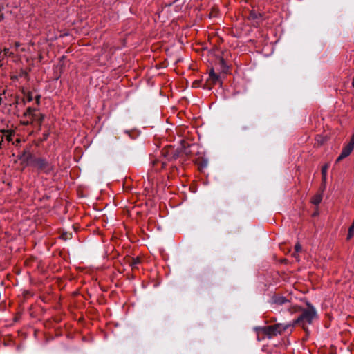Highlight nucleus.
Instances as JSON below:
<instances>
[{
	"label": "nucleus",
	"mask_w": 354,
	"mask_h": 354,
	"mask_svg": "<svg viewBox=\"0 0 354 354\" xmlns=\"http://www.w3.org/2000/svg\"><path fill=\"white\" fill-rule=\"evenodd\" d=\"M21 158L26 162V165L37 168L39 171L48 174L53 171L52 165L44 158H37L30 153L27 154L24 153Z\"/></svg>",
	"instance_id": "1"
},
{
	"label": "nucleus",
	"mask_w": 354,
	"mask_h": 354,
	"mask_svg": "<svg viewBox=\"0 0 354 354\" xmlns=\"http://www.w3.org/2000/svg\"><path fill=\"white\" fill-rule=\"evenodd\" d=\"M317 317V313L314 307L308 305V308L302 311L301 315L295 319L294 324L301 326L304 330H307V325L313 323L314 319Z\"/></svg>",
	"instance_id": "2"
},
{
	"label": "nucleus",
	"mask_w": 354,
	"mask_h": 354,
	"mask_svg": "<svg viewBox=\"0 0 354 354\" xmlns=\"http://www.w3.org/2000/svg\"><path fill=\"white\" fill-rule=\"evenodd\" d=\"M271 304L272 308L275 310H278L279 307L284 306L287 308L288 311H289L290 314L298 313L301 310L299 306L292 305L288 299L279 295H275L272 297Z\"/></svg>",
	"instance_id": "3"
},
{
	"label": "nucleus",
	"mask_w": 354,
	"mask_h": 354,
	"mask_svg": "<svg viewBox=\"0 0 354 354\" xmlns=\"http://www.w3.org/2000/svg\"><path fill=\"white\" fill-rule=\"evenodd\" d=\"M254 330L257 333V337L259 341L264 339L266 337L271 339L278 335L274 325L256 327Z\"/></svg>",
	"instance_id": "4"
},
{
	"label": "nucleus",
	"mask_w": 354,
	"mask_h": 354,
	"mask_svg": "<svg viewBox=\"0 0 354 354\" xmlns=\"http://www.w3.org/2000/svg\"><path fill=\"white\" fill-rule=\"evenodd\" d=\"M24 117L26 119H29L32 122L35 121H38L39 123H41L44 117L42 114L38 113V111L35 108L28 107L26 111L24 113Z\"/></svg>",
	"instance_id": "5"
},
{
	"label": "nucleus",
	"mask_w": 354,
	"mask_h": 354,
	"mask_svg": "<svg viewBox=\"0 0 354 354\" xmlns=\"http://www.w3.org/2000/svg\"><path fill=\"white\" fill-rule=\"evenodd\" d=\"M274 326L278 335L281 334L282 333L288 330L289 328H293L295 326V325L294 324V322H289L287 324H274Z\"/></svg>",
	"instance_id": "6"
},
{
	"label": "nucleus",
	"mask_w": 354,
	"mask_h": 354,
	"mask_svg": "<svg viewBox=\"0 0 354 354\" xmlns=\"http://www.w3.org/2000/svg\"><path fill=\"white\" fill-rule=\"evenodd\" d=\"M353 146L347 144L342 149L340 155L339 156V157L337 158L336 161L337 162H339L341 161L342 160H343L344 158H346L347 156H348L352 152V151L353 150Z\"/></svg>",
	"instance_id": "7"
},
{
	"label": "nucleus",
	"mask_w": 354,
	"mask_h": 354,
	"mask_svg": "<svg viewBox=\"0 0 354 354\" xmlns=\"http://www.w3.org/2000/svg\"><path fill=\"white\" fill-rule=\"evenodd\" d=\"M207 82H209L211 85L216 84L217 82H219V77L214 73V69H211L209 71V78L207 79Z\"/></svg>",
	"instance_id": "8"
},
{
	"label": "nucleus",
	"mask_w": 354,
	"mask_h": 354,
	"mask_svg": "<svg viewBox=\"0 0 354 354\" xmlns=\"http://www.w3.org/2000/svg\"><path fill=\"white\" fill-rule=\"evenodd\" d=\"M152 165H153V169L156 171H159L161 169H162L163 168H165V167L166 165V162L162 160H154L152 162Z\"/></svg>",
	"instance_id": "9"
},
{
	"label": "nucleus",
	"mask_w": 354,
	"mask_h": 354,
	"mask_svg": "<svg viewBox=\"0 0 354 354\" xmlns=\"http://www.w3.org/2000/svg\"><path fill=\"white\" fill-rule=\"evenodd\" d=\"M0 132L2 133L1 136H5L8 141H11L12 140V136L14 134V131L10 129H0Z\"/></svg>",
	"instance_id": "10"
},
{
	"label": "nucleus",
	"mask_w": 354,
	"mask_h": 354,
	"mask_svg": "<svg viewBox=\"0 0 354 354\" xmlns=\"http://www.w3.org/2000/svg\"><path fill=\"white\" fill-rule=\"evenodd\" d=\"M328 167H329V165L326 164L322 168V183L324 184L326 183V181L327 170H328Z\"/></svg>",
	"instance_id": "11"
},
{
	"label": "nucleus",
	"mask_w": 354,
	"mask_h": 354,
	"mask_svg": "<svg viewBox=\"0 0 354 354\" xmlns=\"http://www.w3.org/2000/svg\"><path fill=\"white\" fill-rule=\"evenodd\" d=\"M322 200V195L321 194H318L315 195L312 198L311 202L314 205H319L321 203Z\"/></svg>",
	"instance_id": "12"
},
{
	"label": "nucleus",
	"mask_w": 354,
	"mask_h": 354,
	"mask_svg": "<svg viewBox=\"0 0 354 354\" xmlns=\"http://www.w3.org/2000/svg\"><path fill=\"white\" fill-rule=\"evenodd\" d=\"M140 261L139 259V258H132L131 261L129 262L130 263V266L133 268H135L137 267V266L140 263Z\"/></svg>",
	"instance_id": "13"
},
{
	"label": "nucleus",
	"mask_w": 354,
	"mask_h": 354,
	"mask_svg": "<svg viewBox=\"0 0 354 354\" xmlns=\"http://www.w3.org/2000/svg\"><path fill=\"white\" fill-rule=\"evenodd\" d=\"M354 234V221H353L352 225L348 229V235H347V239H350L353 237Z\"/></svg>",
	"instance_id": "14"
},
{
	"label": "nucleus",
	"mask_w": 354,
	"mask_h": 354,
	"mask_svg": "<svg viewBox=\"0 0 354 354\" xmlns=\"http://www.w3.org/2000/svg\"><path fill=\"white\" fill-rule=\"evenodd\" d=\"M3 56L13 57L14 56V53L12 52H10L8 48H4V50H3Z\"/></svg>",
	"instance_id": "15"
},
{
	"label": "nucleus",
	"mask_w": 354,
	"mask_h": 354,
	"mask_svg": "<svg viewBox=\"0 0 354 354\" xmlns=\"http://www.w3.org/2000/svg\"><path fill=\"white\" fill-rule=\"evenodd\" d=\"M26 100L28 102H31L33 100V97L31 93H28L26 95Z\"/></svg>",
	"instance_id": "16"
},
{
	"label": "nucleus",
	"mask_w": 354,
	"mask_h": 354,
	"mask_svg": "<svg viewBox=\"0 0 354 354\" xmlns=\"http://www.w3.org/2000/svg\"><path fill=\"white\" fill-rule=\"evenodd\" d=\"M295 250L296 252H299L301 250V246L299 243H297L295 246Z\"/></svg>",
	"instance_id": "17"
},
{
	"label": "nucleus",
	"mask_w": 354,
	"mask_h": 354,
	"mask_svg": "<svg viewBox=\"0 0 354 354\" xmlns=\"http://www.w3.org/2000/svg\"><path fill=\"white\" fill-rule=\"evenodd\" d=\"M22 123L24 125H28L30 124H32V122L31 120H30L29 119H26V120L23 121Z\"/></svg>",
	"instance_id": "18"
},
{
	"label": "nucleus",
	"mask_w": 354,
	"mask_h": 354,
	"mask_svg": "<svg viewBox=\"0 0 354 354\" xmlns=\"http://www.w3.org/2000/svg\"><path fill=\"white\" fill-rule=\"evenodd\" d=\"M40 97H41V96H40V95H37V96L35 97V102H36V104H37V105H39V103H40Z\"/></svg>",
	"instance_id": "19"
},
{
	"label": "nucleus",
	"mask_w": 354,
	"mask_h": 354,
	"mask_svg": "<svg viewBox=\"0 0 354 354\" xmlns=\"http://www.w3.org/2000/svg\"><path fill=\"white\" fill-rule=\"evenodd\" d=\"M348 145H350L353 146V147H354V134L352 136V138H351V141L348 143Z\"/></svg>",
	"instance_id": "20"
},
{
	"label": "nucleus",
	"mask_w": 354,
	"mask_h": 354,
	"mask_svg": "<svg viewBox=\"0 0 354 354\" xmlns=\"http://www.w3.org/2000/svg\"><path fill=\"white\" fill-rule=\"evenodd\" d=\"M6 56H3V50L0 52V58L4 59Z\"/></svg>",
	"instance_id": "21"
},
{
	"label": "nucleus",
	"mask_w": 354,
	"mask_h": 354,
	"mask_svg": "<svg viewBox=\"0 0 354 354\" xmlns=\"http://www.w3.org/2000/svg\"><path fill=\"white\" fill-rule=\"evenodd\" d=\"M19 46H20V44H19V42H16V43H15V46H16V48L19 47Z\"/></svg>",
	"instance_id": "22"
},
{
	"label": "nucleus",
	"mask_w": 354,
	"mask_h": 354,
	"mask_svg": "<svg viewBox=\"0 0 354 354\" xmlns=\"http://www.w3.org/2000/svg\"><path fill=\"white\" fill-rule=\"evenodd\" d=\"M3 19V15H0V21Z\"/></svg>",
	"instance_id": "23"
}]
</instances>
